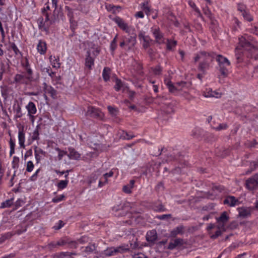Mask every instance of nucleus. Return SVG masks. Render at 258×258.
Returning <instances> with one entry per match:
<instances>
[{"instance_id":"1","label":"nucleus","mask_w":258,"mask_h":258,"mask_svg":"<svg viewBox=\"0 0 258 258\" xmlns=\"http://www.w3.org/2000/svg\"><path fill=\"white\" fill-rule=\"evenodd\" d=\"M215 53L205 51L198 52L195 54L194 60L195 62L200 61L198 69L205 74L210 68V65L215 58Z\"/></svg>"},{"instance_id":"2","label":"nucleus","mask_w":258,"mask_h":258,"mask_svg":"<svg viewBox=\"0 0 258 258\" xmlns=\"http://www.w3.org/2000/svg\"><path fill=\"white\" fill-rule=\"evenodd\" d=\"M115 23L118 26L126 33L131 35L128 38H125V42L126 46L128 50L133 48L136 43V34L135 33V29L132 26H128L122 19L118 17L115 19Z\"/></svg>"},{"instance_id":"3","label":"nucleus","mask_w":258,"mask_h":258,"mask_svg":"<svg viewBox=\"0 0 258 258\" xmlns=\"http://www.w3.org/2000/svg\"><path fill=\"white\" fill-rule=\"evenodd\" d=\"M53 23V21L49 19V16L47 13H43V16L39 17L37 20L39 29L45 32L47 34L49 33V27Z\"/></svg>"},{"instance_id":"4","label":"nucleus","mask_w":258,"mask_h":258,"mask_svg":"<svg viewBox=\"0 0 258 258\" xmlns=\"http://www.w3.org/2000/svg\"><path fill=\"white\" fill-rule=\"evenodd\" d=\"M151 32L155 38V42L156 43L158 44L165 43V38L164 35L158 27L154 26L152 27L151 28Z\"/></svg>"},{"instance_id":"5","label":"nucleus","mask_w":258,"mask_h":258,"mask_svg":"<svg viewBox=\"0 0 258 258\" xmlns=\"http://www.w3.org/2000/svg\"><path fill=\"white\" fill-rule=\"evenodd\" d=\"M229 220V217L226 212H222L219 217L216 218L217 225L216 228H221L224 229L226 223Z\"/></svg>"},{"instance_id":"6","label":"nucleus","mask_w":258,"mask_h":258,"mask_svg":"<svg viewBox=\"0 0 258 258\" xmlns=\"http://www.w3.org/2000/svg\"><path fill=\"white\" fill-rule=\"evenodd\" d=\"M86 115L101 119L103 117V113L99 109L89 106L86 112Z\"/></svg>"},{"instance_id":"7","label":"nucleus","mask_w":258,"mask_h":258,"mask_svg":"<svg viewBox=\"0 0 258 258\" xmlns=\"http://www.w3.org/2000/svg\"><path fill=\"white\" fill-rule=\"evenodd\" d=\"M139 38L141 41H143L142 46L145 49H148L151 45L152 42L153 41L150 36L145 35V33L140 32L139 34Z\"/></svg>"},{"instance_id":"8","label":"nucleus","mask_w":258,"mask_h":258,"mask_svg":"<svg viewBox=\"0 0 258 258\" xmlns=\"http://www.w3.org/2000/svg\"><path fill=\"white\" fill-rule=\"evenodd\" d=\"M257 178V176L254 175L246 180L245 182L246 188L250 190L255 189L258 185Z\"/></svg>"},{"instance_id":"9","label":"nucleus","mask_w":258,"mask_h":258,"mask_svg":"<svg viewBox=\"0 0 258 258\" xmlns=\"http://www.w3.org/2000/svg\"><path fill=\"white\" fill-rule=\"evenodd\" d=\"M32 77L26 76L22 74H17L14 78L16 82L21 84H27L28 82L32 80Z\"/></svg>"},{"instance_id":"10","label":"nucleus","mask_w":258,"mask_h":258,"mask_svg":"<svg viewBox=\"0 0 258 258\" xmlns=\"http://www.w3.org/2000/svg\"><path fill=\"white\" fill-rule=\"evenodd\" d=\"M164 82L170 93L177 95L178 92L180 91V89L178 88V86L177 87L175 86L171 81L165 79Z\"/></svg>"},{"instance_id":"11","label":"nucleus","mask_w":258,"mask_h":258,"mask_svg":"<svg viewBox=\"0 0 258 258\" xmlns=\"http://www.w3.org/2000/svg\"><path fill=\"white\" fill-rule=\"evenodd\" d=\"M146 240L152 243H154L157 239V234L155 230L148 231L146 236Z\"/></svg>"},{"instance_id":"12","label":"nucleus","mask_w":258,"mask_h":258,"mask_svg":"<svg viewBox=\"0 0 258 258\" xmlns=\"http://www.w3.org/2000/svg\"><path fill=\"white\" fill-rule=\"evenodd\" d=\"M37 49L38 52L40 54H45L47 50V46L46 42L42 40H40L37 45Z\"/></svg>"},{"instance_id":"13","label":"nucleus","mask_w":258,"mask_h":258,"mask_svg":"<svg viewBox=\"0 0 258 258\" xmlns=\"http://www.w3.org/2000/svg\"><path fill=\"white\" fill-rule=\"evenodd\" d=\"M67 242H68V238H63L60 239L57 241L51 242L49 244V246L51 248L56 247L57 246H62L67 244Z\"/></svg>"},{"instance_id":"14","label":"nucleus","mask_w":258,"mask_h":258,"mask_svg":"<svg viewBox=\"0 0 258 258\" xmlns=\"http://www.w3.org/2000/svg\"><path fill=\"white\" fill-rule=\"evenodd\" d=\"M45 154V152L44 151H43L41 149L38 148L37 146L35 147L34 155L37 163H39L40 162L42 159V156H44Z\"/></svg>"},{"instance_id":"15","label":"nucleus","mask_w":258,"mask_h":258,"mask_svg":"<svg viewBox=\"0 0 258 258\" xmlns=\"http://www.w3.org/2000/svg\"><path fill=\"white\" fill-rule=\"evenodd\" d=\"M87 54V55L85 58V67L88 68L89 70H91L94 64V59L91 56L90 51H88Z\"/></svg>"},{"instance_id":"16","label":"nucleus","mask_w":258,"mask_h":258,"mask_svg":"<svg viewBox=\"0 0 258 258\" xmlns=\"http://www.w3.org/2000/svg\"><path fill=\"white\" fill-rule=\"evenodd\" d=\"M223 203L230 207H233L238 204V201L233 196H228L224 200Z\"/></svg>"},{"instance_id":"17","label":"nucleus","mask_w":258,"mask_h":258,"mask_svg":"<svg viewBox=\"0 0 258 258\" xmlns=\"http://www.w3.org/2000/svg\"><path fill=\"white\" fill-rule=\"evenodd\" d=\"M183 244V240L181 238H177L173 241L170 242L168 245V248L169 249H173L178 246H181Z\"/></svg>"},{"instance_id":"18","label":"nucleus","mask_w":258,"mask_h":258,"mask_svg":"<svg viewBox=\"0 0 258 258\" xmlns=\"http://www.w3.org/2000/svg\"><path fill=\"white\" fill-rule=\"evenodd\" d=\"M44 85V92L45 93L49 94L53 98H54L56 96V90L50 86H47L46 83Z\"/></svg>"},{"instance_id":"19","label":"nucleus","mask_w":258,"mask_h":258,"mask_svg":"<svg viewBox=\"0 0 258 258\" xmlns=\"http://www.w3.org/2000/svg\"><path fill=\"white\" fill-rule=\"evenodd\" d=\"M26 108L28 111V115L34 114L36 113L37 109L33 102H29L26 106Z\"/></svg>"},{"instance_id":"20","label":"nucleus","mask_w":258,"mask_h":258,"mask_svg":"<svg viewBox=\"0 0 258 258\" xmlns=\"http://www.w3.org/2000/svg\"><path fill=\"white\" fill-rule=\"evenodd\" d=\"M75 253L70 252H61L53 255V258H71L72 255H75Z\"/></svg>"},{"instance_id":"21","label":"nucleus","mask_w":258,"mask_h":258,"mask_svg":"<svg viewBox=\"0 0 258 258\" xmlns=\"http://www.w3.org/2000/svg\"><path fill=\"white\" fill-rule=\"evenodd\" d=\"M216 60L218 62V65H230V62L228 59L220 54L217 55Z\"/></svg>"},{"instance_id":"22","label":"nucleus","mask_w":258,"mask_h":258,"mask_svg":"<svg viewBox=\"0 0 258 258\" xmlns=\"http://www.w3.org/2000/svg\"><path fill=\"white\" fill-rule=\"evenodd\" d=\"M18 139H19V143L21 147L24 148L25 145V134L23 131V129H19L18 133Z\"/></svg>"},{"instance_id":"23","label":"nucleus","mask_w":258,"mask_h":258,"mask_svg":"<svg viewBox=\"0 0 258 258\" xmlns=\"http://www.w3.org/2000/svg\"><path fill=\"white\" fill-rule=\"evenodd\" d=\"M230 65H224L222 64L218 65L219 70L221 76L223 78L226 77L228 75V70L227 69V67H229Z\"/></svg>"},{"instance_id":"24","label":"nucleus","mask_w":258,"mask_h":258,"mask_svg":"<svg viewBox=\"0 0 258 258\" xmlns=\"http://www.w3.org/2000/svg\"><path fill=\"white\" fill-rule=\"evenodd\" d=\"M130 250L127 245H122L117 247H115V251L116 255L118 253H123L126 252Z\"/></svg>"},{"instance_id":"25","label":"nucleus","mask_w":258,"mask_h":258,"mask_svg":"<svg viewBox=\"0 0 258 258\" xmlns=\"http://www.w3.org/2000/svg\"><path fill=\"white\" fill-rule=\"evenodd\" d=\"M183 226L180 225L173 229L170 232V235L172 237H175L178 234H182L183 233Z\"/></svg>"},{"instance_id":"26","label":"nucleus","mask_w":258,"mask_h":258,"mask_svg":"<svg viewBox=\"0 0 258 258\" xmlns=\"http://www.w3.org/2000/svg\"><path fill=\"white\" fill-rule=\"evenodd\" d=\"M239 45L243 48L248 49L251 47L250 43L247 41L245 38L242 37L239 38Z\"/></svg>"},{"instance_id":"27","label":"nucleus","mask_w":258,"mask_h":258,"mask_svg":"<svg viewBox=\"0 0 258 258\" xmlns=\"http://www.w3.org/2000/svg\"><path fill=\"white\" fill-rule=\"evenodd\" d=\"M115 247H111L107 248L106 249L104 250L103 254L104 256H110L115 255Z\"/></svg>"},{"instance_id":"28","label":"nucleus","mask_w":258,"mask_h":258,"mask_svg":"<svg viewBox=\"0 0 258 258\" xmlns=\"http://www.w3.org/2000/svg\"><path fill=\"white\" fill-rule=\"evenodd\" d=\"M111 70L108 67H105L102 72V77L103 80L107 82L110 79V74Z\"/></svg>"},{"instance_id":"29","label":"nucleus","mask_w":258,"mask_h":258,"mask_svg":"<svg viewBox=\"0 0 258 258\" xmlns=\"http://www.w3.org/2000/svg\"><path fill=\"white\" fill-rule=\"evenodd\" d=\"M1 92L4 99L6 100L8 97L9 93V88L8 86L5 85L1 87Z\"/></svg>"},{"instance_id":"30","label":"nucleus","mask_w":258,"mask_h":258,"mask_svg":"<svg viewBox=\"0 0 258 258\" xmlns=\"http://www.w3.org/2000/svg\"><path fill=\"white\" fill-rule=\"evenodd\" d=\"M153 209L155 211L161 212L166 211V209L164 206L162 204H156L153 205Z\"/></svg>"},{"instance_id":"31","label":"nucleus","mask_w":258,"mask_h":258,"mask_svg":"<svg viewBox=\"0 0 258 258\" xmlns=\"http://www.w3.org/2000/svg\"><path fill=\"white\" fill-rule=\"evenodd\" d=\"M69 156L72 159H78L80 157V155L74 149H69Z\"/></svg>"},{"instance_id":"32","label":"nucleus","mask_w":258,"mask_h":258,"mask_svg":"<svg viewBox=\"0 0 258 258\" xmlns=\"http://www.w3.org/2000/svg\"><path fill=\"white\" fill-rule=\"evenodd\" d=\"M250 211L247 209L241 208L239 209V215L240 217L245 218L250 215Z\"/></svg>"},{"instance_id":"33","label":"nucleus","mask_w":258,"mask_h":258,"mask_svg":"<svg viewBox=\"0 0 258 258\" xmlns=\"http://www.w3.org/2000/svg\"><path fill=\"white\" fill-rule=\"evenodd\" d=\"M96 246L94 243V244H90V245L85 247L84 251L87 254H90L91 253H92L95 250H96Z\"/></svg>"},{"instance_id":"34","label":"nucleus","mask_w":258,"mask_h":258,"mask_svg":"<svg viewBox=\"0 0 258 258\" xmlns=\"http://www.w3.org/2000/svg\"><path fill=\"white\" fill-rule=\"evenodd\" d=\"M50 61L51 62V64L53 68H59L60 66V63L59 61V58H56L55 57H53V59L52 58V56H50L49 57Z\"/></svg>"},{"instance_id":"35","label":"nucleus","mask_w":258,"mask_h":258,"mask_svg":"<svg viewBox=\"0 0 258 258\" xmlns=\"http://www.w3.org/2000/svg\"><path fill=\"white\" fill-rule=\"evenodd\" d=\"M217 230L215 232V234H212L211 235V238L212 239H216L217 237H218L219 236H220L224 232L226 231V228H224V229H220V228H217Z\"/></svg>"},{"instance_id":"36","label":"nucleus","mask_w":258,"mask_h":258,"mask_svg":"<svg viewBox=\"0 0 258 258\" xmlns=\"http://www.w3.org/2000/svg\"><path fill=\"white\" fill-rule=\"evenodd\" d=\"M13 199H10L1 203V208H6L11 207L13 204Z\"/></svg>"},{"instance_id":"37","label":"nucleus","mask_w":258,"mask_h":258,"mask_svg":"<svg viewBox=\"0 0 258 258\" xmlns=\"http://www.w3.org/2000/svg\"><path fill=\"white\" fill-rule=\"evenodd\" d=\"M177 45V41L170 39L167 40V49L171 50L173 48L175 47Z\"/></svg>"},{"instance_id":"38","label":"nucleus","mask_w":258,"mask_h":258,"mask_svg":"<svg viewBox=\"0 0 258 258\" xmlns=\"http://www.w3.org/2000/svg\"><path fill=\"white\" fill-rule=\"evenodd\" d=\"M69 180L67 179H66V180H60L58 182L57 186L59 189H62L67 186Z\"/></svg>"},{"instance_id":"39","label":"nucleus","mask_w":258,"mask_h":258,"mask_svg":"<svg viewBox=\"0 0 258 258\" xmlns=\"http://www.w3.org/2000/svg\"><path fill=\"white\" fill-rule=\"evenodd\" d=\"M188 4L191 8H192L194 9V10L195 11V12L197 13V16L201 17L202 14H201L199 9L196 7L195 4L191 0H189L188 1Z\"/></svg>"},{"instance_id":"40","label":"nucleus","mask_w":258,"mask_h":258,"mask_svg":"<svg viewBox=\"0 0 258 258\" xmlns=\"http://www.w3.org/2000/svg\"><path fill=\"white\" fill-rule=\"evenodd\" d=\"M107 108L109 113L112 116L115 117L117 116L118 111L116 108L111 106H108Z\"/></svg>"},{"instance_id":"41","label":"nucleus","mask_w":258,"mask_h":258,"mask_svg":"<svg viewBox=\"0 0 258 258\" xmlns=\"http://www.w3.org/2000/svg\"><path fill=\"white\" fill-rule=\"evenodd\" d=\"M241 15L243 16V17L245 20L248 21V22H251V21H253V18L251 16L248 10H247L246 12H244V13L243 14H242Z\"/></svg>"},{"instance_id":"42","label":"nucleus","mask_w":258,"mask_h":258,"mask_svg":"<svg viewBox=\"0 0 258 258\" xmlns=\"http://www.w3.org/2000/svg\"><path fill=\"white\" fill-rule=\"evenodd\" d=\"M39 126L37 125L36 126V128L35 129V130L34 131V132H33L32 136V140L33 141L38 140L39 139Z\"/></svg>"},{"instance_id":"43","label":"nucleus","mask_w":258,"mask_h":258,"mask_svg":"<svg viewBox=\"0 0 258 258\" xmlns=\"http://www.w3.org/2000/svg\"><path fill=\"white\" fill-rule=\"evenodd\" d=\"M205 97H216L218 98L220 97V95L219 93L213 91L212 90L209 91L207 92V94H205Z\"/></svg>"},{"instance_id":"44","label":"nucleus","mask_w":258,"mask_h":258,"mask_svg":"<svg viewBox=\"0 0 258 258\" xmlns=\"http://www.w3.org/2000/svg\"><path fill=\"white\" fill-rule=\"evenodd\" d=\"M123 87V83L120 80L116 79L115 80V85L114 86V89L116 91H118Z\"/></svg>"},{"instance_id":"45","label":"nucleus","mask_w":258,"mask_h":258,"mask_svg":"<svg viewBox=\"0 0 258 258\" xmlns=\"http://www.w3.org/2000/svg\"><path fill=\"white\" fill-rule=\"evenodd\" d=\"M34 168V165L31 161H29L26 164V171L28 172H31L33 171Z\"/></svg>"},{"instance_id":"46","label":"nucleus","mask_w":258,"mask_h":258,"mask_svg":"<svg viewBox=\"0 0 258 258\" xmlns=\"http://www.w3.org/2000/svg\"><path fill=\"white\" fill-rule=\"evenodd\" d=\"M125 135H126V132L123 130H119L117 133V136L119 139L125 140Z\"/></svg>"},{"instance_id":"47","label":"nucleus","mask_w":258,"mask_h":258,"mask_svg":"<svg viewBox=\"0 0 258 258\" xmlns=\"http://www.w3.org/2000/svg\"><path fill=\"white\" fill-rule=\"evenodd\" d=\"M237 10L241 13V14H243L244 12H246L248 10L245 5L241 4L238 5Z\"/></svg>"},{"instance_id":"48","label":"nucleus","mask_w":258,"mask_h":258,"mask_svg":"<svg viewBox=\"0 0 258 258\" xmlns=\"http://www.w3.org/2000/svg\"><path fill=\"white\" fill-rule=\"evenodd\" d=\"M78 242L76 241H71L68 238V242H67V244L68 246L70 248H75L77 247Z\"/></svg>"},{"instance_id":"49","label":"nucleus","mask_w":258,"mask_h":258,"mask_svg":"<svg viewBox=\"0 0 258 258\" xmlns=\"http://www.w3.org/2000/svg\"><path fill=\"white\" fill-rule=\"evenodd\" d=\"M117 36L116 35L115 37L113 38L112 41L111 42L110 44V49H111L112 51H113L116 47V38Z\"/></svg>"},{"instance_id":"50","label":"nucleus","mask_w":258,"mask_h":258,"mask_svg":"<svg viewBox=\"0 0 258 258\" xmlns=\"http://www.w3.org/2000/svg\"><path fill=\"white\" fill-rule=\"evenodd\" d=\"M40 171V168L38 169L30 177V180L31 181H35L38 177V173Z\"/></svg>"},{"instance_id":"51","label":"nucleus","mask_w":258,"mask_h":258,"mask_svg":"<svg viewBox=\"0 0 258 258\" xmlns=\"http://www.w3.org/2000/svg\"><path fill=\"white\" fill-rule=\"evenodd\" d=\"M64 196L63 195H60L58 197H55L52 199V202L53 203H58L63 200Z\"/></svg>"},{"instance_id":"52","label":"nucleus","mask_w":258,"mask_h":258,"mask_svg":"<svg viewBox=\"0 0 258 258\" xmlns=\"http://www.w3.org/2000/svg\"><path fill=\"white\" fill-rule=\"evenodd\" d=\"M136 70L137 71V73L139 75L142 76L143 75V72L142 71V66L141 64L137 63H136Z\"/></svg>"},{"instance_id":"53","label":"nucleus","mask_w":258,"mask_h":258,"mask_svg":"<svg viewBox=\"0 0 258 258\" xmlns=\"http://www.w3.org/2000/svg\"><path fill=\"white\" fill-rule=\"evenodd\" d=\"M113 174H114V173L112 171V170H111L109 171V172L106 173H105L103 174V177L105 179V183H107V182H108L107 178L112 177L113 176Z\"/></svg>"},{"instance_id":"54","label":"nucleus","mask_w":258,"mask_h":258,"mask_svg":"<svg viewBox=\"0 0 258 258\" xmlns=\"http://www.w3.org/2000/svg\"><path fill=\"white\" fill-rule=\"evenodd\" d=\"M55 172L57 174H59L60 175H64V174H65L64 177L66 178V179H67L68 177L69 173L70 172V170H67L66 171H60L59 170H56L55 171Z\"/></svg>"},{"instance_id":"55","label":"nucleus","mask_w":258,"mask_h":258,"mask_svg":"<svg viewBox=\"0 0 258 258\" xmlns=\"http://www.w3.org/2000/svg\"><path fill=\"white\" fill-rule=\"evenodd\" d=\"M132 188L128 185H125L123 186L122 190L126 194H131L132 192Z\"/></svg>"},{"instance_id":"56","label":"nucleus","mask_w":258,"mask_h":258,"mask_svg":"<svg viewBox=\"0 0 258 258\" xmlns=\"http://www.w3.org/2000/svg\"><path fill=\"white\" fill-rule=\"evenodd\" d=\"M227 127V125L225 123L220 124L218 126L215 127V130L216 131H220L222 130H225Z\"/></svg>"},{"instance_id":"57","label":"nucleus","mask_w":258,"mask_h":258,"mask_svg":"<svg viewBox=\"0 0 258 258\" xmlns=\"http://www.w3.org/2000/svg\"><path fill=\"white\" fill-rule=\"evenodd\" d=\"M64 225V223L62 221L59 220L57 223L54 226L53 228L56 230H58L62 227Z\"/></svg>"},{"instance_id":"58","label":"nucleus","mask_w":258,"mask_h":258,"mask_svg":"<svg viewBox=\"0 0 258 258\" xmlns=\"http://www.w3.org/2000/svg\"><path fill=\"white\" fill-rule=\"evenodd\" d=\"M26 70L28 74V76H30V77H32L33 72H32V70L30 69V68L29 67V64L28 62H27L26 65Z\"/></svg>"},{"instance_id":"59","label":"nucleus","mask_w":258,"mask_h":258,"mask_svg":"<svg viewBox=\"0 0 258 258\" xmlns=\"http://www.w3.org/2000/svg\"><path fill=\"white\" fill-rule=\"evenodd\" d=\"M162 72V69L160 67H156L153 70V72L154 74L156 75H160L161 73Z\"/></svg>"},{"instance_id":"60","label":"nucleus","mask_w":258,"mask_h":258,"mask_svg":"<svg viewBox=\"0 0 258 258\" xmlns=\"http://www.w3.org/2000/svg\"><path fill=\"white\" fill-rule=\"evenodd\" d=\"M12 49H13V50L14 51L15 53L16 54V55H18L19 54H20L21 52L20 51H19V49L18 48V47H17V46L15 44L13 43L12 45Z\"/></svg>"},{"instance_id":"61","label":"nucleus","mask_w":258,"mask_h":258,"mask_svg":"<svg viewBox=\"0 0 258 258\" xmlns=\"http://www.w3.org/2000/svg\"><path fill=\"white\" fill-rule=\"evenodd\" d=\"M171 217V214H164L162 215L158 216L157 218L160 220H165V219L170 218Z\"/></svg>"},{"instance_id":"62","label":"nucleus","mask_w":258,"mask_h":258,"mask_svg":"<svg viewBox=\"0 0 258 258\" xmlns=\"http://www.w3.org/2000/svg\"><path fill=\"white\" fill-rule=\"evenodd\" d=\"M204 14L209 19H212L213 16H212V15L211 14V11L208 9H206L204 10Z\"/></svg>"},{"instance_id":"63","label":"nucleus","mask_w":258,"mask_h":258,"mask_svg":"<svg viewBox=\"0 0 258 258\" xmlns=\"http://www.w3.org/2000/svg\"><path fill=\"white\" fill-rule=\"evenodd\" d=\"M88 237L86 236H83L78 240V242L80 243H84L88 241Z\"/></svg>"},{"instance_id":"64","label":"nucleus","mask_w":258,"mask_h":258,"mask_svg":"<svg viewBox=\"0 0 258 258\" xmlns=\"http://www.w3.org/2000/svg\"><path fill=\"white\" fill-rule=\"evenodd\" d=\"M143 10L145 11V12L147 14V15H148V13L150 12V8L148 6L147 3H146H146H144L143 4Z\"/></svg>"}]
</instances>
